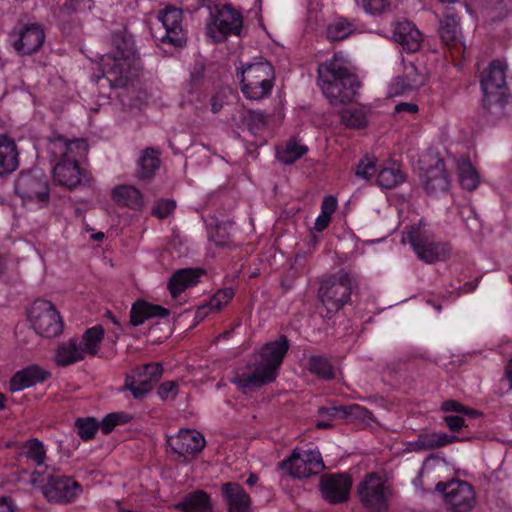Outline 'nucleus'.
<instances>
[{"label": "nucleus", "mask_w": 512, "mask_h": 512, "mask_svg": "<svg viewBox=\"0 0 512 512\" xmlns=\"http://www.w3.org/2000/svg\"><path fill=\"white\" fill-rule=\"evenodd\" d=\"M178 393V384L175 381L163 382L158 388V395L162 400L175 397Z\"/></svg>", "instance_id": "5fc2aeb1"}, {"label": "nucleus", "mask_w": 512, "mask_h": 512, "mask_svg": "<svg viewBox=\"0 0 512 512\" xmlns=\"http://www.w3.org/2000/svg\"><path fill=\"white\" fill-rule=\"evenodd\" d=\"M418 110H419V108L416 104L407 103V102L399 103L394 108V112L398 113V114H400V113L415 114L418 112Z\"/></svg>", "instance_id": "bf43d9fd"}, {"label": "nucleus", "mask_w": 512, "mask_h": 512, "mask_svg": "<svg viewBox=\"0 0 512 512\" xmlns=\"http://www.w3.org/2000/svg\"><path fill=\"white\" fill-rule=\"evenodd\" d=\"M232 224L230 222L217 223L215 227L209 232V240L212 241L217 247H231L233 244L229 229Z\"/></svg>", "instance_id": "ea45409f"}, {"label": "nucleus", "mask_w": 512, "mask_h": 512, "mask_svg": "<svg viewBox=\"0 0 512 512\" xmlns=\"http://www.w3.org/2000/svg\"><path fill=\"white\" fill-rule=\"evenodd\" d=\"M197 283V277L193 270L184 269L176 272L170 278L168 289L171 296L176 299L186 288Z\"/></svg>", "instance_id": "72a5a7b5"}, {"label": "nucleus", "mask_w": 512, "mask_h": 512, "mask_svg": "<svg viewBox=\"0 0 512 512\" xmlns=\"http://www.w3.org/2000/svg\"><path fill=\"white\" fill-rule=\"evenodd\" d=\"M355 287H357L356 278L352 273L343 269L321 279L317 290V298L326 310L325 317L332 318L349 303L351 293Z\"/></svg>", "instance_id": "39448f33"}, {"label": "nucleus", "mask_w": 512, "mask_h": 512, "mask_svg": "<svg viewBox=\"0 0 512 512\" xmlns=\"http://www.w3.org/2000/svg\"><path fill=\"white\" fill-rule=\"evenodd\" d=\"M362 6L367 13L379 14L389 7L388 0H362Z\"/></svg>", "instance_id": "864d4df0"}, {"label": "nucleus", "mask_w": 512, "mask_h": 512, "mask_svg": "<svg viewBox=\"0 0 512 512\" xmlns=\"http://www.w3.org/2000/svg\"><path fill=\"white\" fill-rule=\"evenodd\" d=\"M167 442L171 451L182 457L183 461L198 455L206 445L204 436L192 429H181L177 435L169 437Z\"/></svg>", "instance_id": "aec40b11"}, {"label": "nucleus", "mask_w": 512, "mask_h": 512, "mask_svg": "<svg viewBox=\"0 0 512 512\" xmlns=\"http://www.w3.org/2000/svg\"><path fill=\"white\" fill-rule=\"evenodd\" d=\"M222 102L217 98L213 97L211 102V110L213 113H218L222 109Z\"/></svg>", "instance_id": "338daca9"}, {"label": "nucleus", "mask_w": 512, "mask_h": 512, "mask_svg": "<svg viewBox=\"0 0 512 512\" xmlns=\"http://www.w3.org/2000/svg\"><path fill=\"white\" fill-rule=\"evenodd\" d=\"M15 505L8 497L0 498V512H15Z\"/></svg>", "instance_id": "e2e57ef3"}, {"label": "nucleus", "mask_w": 512, "mask_h": 512, "mask_svg": "<svg viewBox=\"0 0 512 512\" xmlns=\"http://www.w3.org/2000/svg\"><path fill=\"white\" fill-rule=\"evenodd\" d=\"M501 380L508 383V390H512V357L504 366V373Z\"/></svg>", "instance_id": "680f3d73"}, {"label": "nucleus", "mask_w": 512, "mask_h": 512, "mask_svg": "<svg viewBox=\"0 0 512 512\" xmlns=\"http://www.w3.org/2000/svg\"><path fill=\"white\" fill-rule=\"evenodd\" d=\"M160 163L159 152L152 147L146 148L138 161L137 178L140 180L152 179L159 169Z\"/></svg>", "instance_id": "2f4dec72"}, {"label": "nucleus", "mask_w": 512, "mask_h": 512, "mask_svg": "<svg viewBox=\"0 0 512 512\" xmlns=\"http://www.w3.org/2000/svg\"><path fill=\"white\" fill-rule=\"evenodd\" d=\"M506 62L495 59L491 61L489 66L481 73L480 84L483 92V106L493 113L492 107L502 113L506 103V96L502 89L506 85Z\"/></svg>", "instance_id": "0eeeda50"}, {"label": "nucleus", "mask_w": 512, "mask_h": 512, "mask_svg": "<svg viewBox=\"0 0 512 512\" xmlns=\"http://www.w3.org/2000/svg\"><path fill=\"white\" fill-rule=\"evenodd\" d=\"M113 200L132 210H141L144 207L142 192L133 185H118L112 190Z\"/></svg>", "instance_id": "c756f323"}, {"label": "nucleus", "mask_w": 512, "mask_h": 512, "mask_svg": "<svg viewBox=\"0 0 512 512\" xmlns=\"http://www.w3.org/2000/svg\"><path fill=\"white\" fill-rule=\"evenodd\" d=\"M460 185L469 191L476 189L479 185V175L469 161H462L458 166Z\"/></svg>", "instance_id": "58836bf2"}, {"label": "nucleus", "mask_w": 512, "mask_h": 512, "mask_svg": "<svg viewBox=\"0 0 512 512\" xmlns=\"http://www.w3.org/2000/svg\"><path fill=\"white\" fill-rule=\"evenodd\" d=\"M341 123L350 128H363L367 124L366 114L361 109H346L341 112Z\"/></svg>", "instance_id": "a19ab883"}, {"label": "nucleus", "mask_w": 512, "mask_h": 512, "mask_svg": "<svg viewBox=\"0 0 512 512\" xmlns=\"http://www.w3.org/2000/svg\"><path fill=\"white\" fill-rule=\"evenodd\" d=\"M444 422L449 430L456 432L465 426V420L459 415H447L444 417Z\"/></svg>", "instance_id": "6e6d98bb"}, {"label": "nucleus", "mask_w": 512, "mask_h": 512, "mask_svg": "<svg viewBox=\"0 0 512 512\" xmlns=\"http://www.w3.org/2000/svg\"><path fill=\"white\" fill-rule=\"evenodd\" d=\"M243 27L242 15L230 4L211 11L206 34L214 43H221L229 35L239 36Z\"/></svg>", "instance_id": "9b49d317"}, {"label": "nucleus", "mask_w": 512, "mask_h": 512, "mask_svg": "<svg viewBox=\"0 0 512 512\" xmlns=\"http://www.w3.org/2000/svg\"><path fill=\"white\" fill-rule=\"evenodd\" d=\"M175 509L181 512H214L211 497L203 490L187 494L175 505Z\"/></svg>", "instance_id": "c85d7f7f"}, {"label": "nucleus", "mask_w": 512, "mask_h": 512, "mask_svg": "<svg viewBox=\"0 0 512 512\" xmlns=\"http://www.w3.org/2000/svg\"><path fill=\"white\" fill-rule=\"evenodd\" d=\"M376 173V160L373 157L365 156L356 166L355 175L365 181L370 180Z\"/></svg>", "instance_id": "49530a36"}, {"label": "nucleus", "mask_w": 512, "mask_h": 512, "mask_svg": "<svg viewBox=\"0 0 512 512\" xmlns=\"http://www.w3.org/2000/svg\"><path fill=\"white\" fill-rule=\"evenodd\" d=\"M28 319L37 334L52 338L64 328L63 320L54 304L48 300H35L28 310Z\"/></svg>", "instance_id": "f8f14e48"}, {"label": "nucleus", "mask_w": 512, "mask_h": 512, "mask_svg": "<svg viewBox=\"0 0 512 512\" xmlns=\"http://www.w3.org/2000/svg\"><path fill=\"white\" fill-rule=\"evenodd\" d=\"M377 184L383 189H393L405 181L404 174L399 168L384 167L377 175Z\"/></svg>", "instance_id": "4c0bfd02"}, {"label": "nucleus", "mask_w": 512, "mask_h": 512, "mask_svg": "<svg viewBox=\"0 0 512 512\" xmlns=\"http://www.w3.org/2000/svg\"><path fill=\"white\" fill-rule=\"evenodd\" d=\"M176 202L172 199H160L156 201L152 208V215L159 219H165L174 212Z\"/></svg>", "instance_id": "3c124183"}, {"label": "nucleus", "mask_w": 512, "mask_h": 512, "mask_svg": "<svg viewBox=\"0 0 512 512\" xmlns=\"http://www.w3.org/2000/svg\"><path fill=\"white\" fill-rule=\"evenodd\" d=\"M23 448V454L27 459L32 460L37 466L44 464L45 450L42 442L38 439H30L24 444Z\"/></svg>", "instance_id": "79ce46f5"}, {"label": "nucleus", "mask_w": 512, "mask_h": 512, "mask_svg": "<svg viewBox=\"0 0 512 512\" xmlns=\"http://www.w3.org/2000/svg\"><path fill=\"white\" fill-rule=\"evenodd\" d=\"M441 410L444 412H456L462 415H475L476 411L466 407L456 400H446L441 404Z\"/></svg>", "instance_id": "603ef678"}, {"label": "nucleus", "mask_w": 512, "mask_h": 512, "mask_svg": "<svg viewBox=\"0 0 512 512\" xmlns=\"http://www.w3.org/2000/svg\"><path fill=\"white\" fill-rule=\"evenodd\" d=\"M439 35L447 46L457 47L462 45L460 22L453 8H445L443 19L440 21Z\"/></svg>", "instance_id": "a878e982"}, {"label": "nucleus", "mask_w": 512, "mask_h": 512, "mask_svg": "<svg viewBox=\"0 0 512 512\" xmlns=\"http://www.w3.org/2000/svg\"><path fill=\"white\" fill-rule=\"evenodd\" d=\"M15 192L25 203L45 205L50 200L48 178L39 169L21 171L15 181Z\"/></svg>", "instance_id": "ddd939ff"}, {"label": "nucleus", "mask_w": 512, "mask_h": 512, "mask_svg": "<svg viewBox=\"0 0 512 512\" xmlns=\"http://www.w3.org/2000/svg\"><path fill=\"white\" fill-rule=\"evenodd\" d=\"M477 286V283H473V282H466L463 287L461 288V292L462 293H468V292H472L474 291V289L476 288Z\"/></svg>", "instance_id": "774afa93"}, {"label": "nucleus", "mask_w": 512, "mask_h": 512, "mask_svg": "<svg viewBox=\"0 0 512 512\" xmlns=\"http://www.w3.org/2000/svg\"><path fill=\"white\" fill-rule=\"evenodd\" d=\"M210 312H214V311L210 309V305L208 302V303L201 305L197 308L196 313H195V318L198 320H203Z\"/></svg>", "instance_id": "0e129e2a"}, {"label": "nucleus", "mask_w": 512, "mask_h": 512, "mask_svg": "<svg viewBox=\"0 0 512 512\" xmlns=\"http://www.w3.org/2000/svg\"><path fill=\"white\" fill-rule=\"evenodd\" d=\"M115 49L101 59L102 78L111 88H123L130 79L136 77L142 69L134 42L123 36L113 38Z\"/></svg>", "instance_id": "20e7f679"}, {"label": "nucleus", "mask_w": 512, "mask_h": 512, "mask_svg": "<svg viewBox=\"0 0 512 512\" xmlns=\"http://www.w3.org/2000/svg\"><path fill=\"white\" fill-rule=\"evenodd\" d=\"M355 30V25L352 22L340 17L327 25L326 37L331 42L341 41L351 36Z\"/></svg>", "instance_id": "c9c22d12"}, {"label": "nucleus", "mask_w": 512, "mask_h": 512, "mask_svg": "<svg viewBox=\"0 0 512 512\" xmlns=\"http://www.w3.org/2000/svg\"><path fill=\"white\" fill-rule=\"evenodd\" d=\"M307 150L306 146L300 145L296 141H289L279 159L285 164H292L300 159Z\"/></svg>", "instance_id": "c03bdc74"}, {"label": "nucleus", "mask_w": 512, "mask_h": 512, "mask_svg": "<svg viewBox=\"0 0 512 512\" xmlns=\"http://www.w3.org/2000/svg\"><path fill=\"white\" fill-rule=\"evenodd\" d=\"M47 150L54 160L53 181L56 185L73 190L80 185H90L91 177L79 167L80 159L88 153L85 139L70 140L54 133L48 139Z\"/></svg>", "instance_id": "f03ea898"}, {"label": "nucleus", "mask_w": 512, "mask_h": 512, "mask_svg": "<svg viewBox=\"0 0 512 512\" xmlns=\"http://www.w3.org/2000/svg\"><path fill=\"white\" fill-rule=\"evenodd\" d=\"M237 77L240 78L243 95L249 100L259 101L268 97L274 87V68L264 59L243 64L238 69Z\"/></svg>", "instance_id": "423d86ee"}, {"label": "nucleus", "mask_w": 512, "mask_h": 512, "mask_svg": "<svg viewBox=\"0 0 512 512\" xmlns=\"http://www.w3.org/2000/svg\"><path fill=\"white\" fill-rule=\"evenodd\" d=\"M458 438L454 435H449L445 432H432L421 434L418 437L416 445L421 450H433L444 447L457 441Z\"/></svg>", "instance_id": "f704fd0d"}, {"label": "nucleus", "mask_w": 512, "mask_h": 512, "mask_svg": "<svg viewBox=\"0 0 512 512\" xmlns=\"http://www.w3.org/2000/svg\"><path fill=\"white\" fill-rule=\"evenodd\" d=\"M61 4L53 11L54 16L64 20L77 12L81 0H59Z\"/></svg>", "instance_id": "8fccbe9b"}, {"label": "nucleus", "mask_w": 512, "mask_h": 512, "mask_svg": "<svg viewBox=\"0 0 512 512\" xmlns=\"http://www.w3.org/2000/svg\"><path fill=\"white\" fill-rule=\"evenodd\" d=\"M421 181L428 194H437L449 189L450 181L445 170V163L437 158L432 167L428 168L421 176Z\"/></svg>", "instance_id": "412c9836"}, {"label": "nucleus", "mask_w": 512, "mask_h": 512, "mask_svg": "<svg viewBox=\"0 0 512 512\" xmlns=\"http://www.w3.org/2000/svg\"><path fill=\"white\" fill-rule=\"evenodd\" d=\"M355 409H358V406H354ZM353 407H329V408H321L320 413L322 415H327L330 417H334L339 413H343L345 415L350 414L352 412Z\"/></svg>", "instance_id": "13d9d810"}, {"label": "nucleus", "mask_w": 512, "mask_h": 512, "mask_svg": "<svg viewBox=\"0 0 512 512\" xmlns=\"http://www.w3.org/2000/svg\"><path fill=\"white\" fill-rule=\"evenodd\" d=\"M353 479L347 472L326 473L320 477L319 491L329 504L336 505L348 501Z\"/></svg>", "instance_id": "2eb2a0df"}, {"label": "nucleus", "mask_w": 512, "mask_h": 512, "mask_svg": "<svg viewBox=\"0 0 512 512\" xmlns=\"http://www.w3.org/2000/svg\"><path fill=\"white\" fill-rule=\"evenodd\" d=\"M278 468L293 478L301 479L321 473L325 465L319 451L295 449L278 463Z\"/></svg>", "instance_id": "4468645a"}, {"label": "nucleus", "mask_w": 512, "mask_h": 512, "mask_svg": "<svg viewBox=\"0 0 512 512\" xmlns=\"http://www.w3.org/2000/svg\"><path fill=\"white\" fill-rule=\"evenodd\" d=\"M288 350L289 341L285 335L266 343L258 356L255 355L244 366H239L233 371L230 382L243 394L272 383Z\"/></svg>", "instance_id": "f257e3e1"}, {"label": "nucleus", "mask_w": 512, "mask_h": 512, "mask_svg": "<svg viewBox=\"0 0 512 512\" xmlns=\"http://www.w3.org/2000/svg\"><path fill=\"white\" fill-rule=\"evenodd\" d=\"M234 297V290L230 287L218 290L209 300L210 309L214 312L229 303Z\"/></svg>", "instance_id": "de8ad7c7"}, {"label": "nucleus", "mask_w": 512, "mask_h": 512, "mask_svg": "<svg viewBox=\"0 0 512 512\" xmlns=\"http://www.w3.org/2000/svg\"><path fill=\"white\" fill-rule=\"evenodd\" d=\"M308 370L311 374L323 380H332L335 372L330 361L321 355L311 356L308 360Z\"/></svg>", "instance_id": "e433bc0d"}, {"label": "nucleus", "mask_w": 512, "mask_h": 512, "mask_svg": "<svg viewBox=\"0 0 512 512\" xmlns=\"http://www.w3.org/2000/svg\"><path fill=\"white\" fill-rule=\"evenodd\" d=\"M77 433L83 441L91 440L95 437L97 430L99 429V422L94 418H79L75 422Z\"/></svg>", "instance_id": "37998d69"}, {"label": "nucleus", "mask_w": 512, "mask_h": 512, "mask_svg": "<svg viewBox=\"0 0 512 512\" xmlns=\"http://www.w3.org/2000/svg\"><path fill=\"white\" fill-rule=\"evenodd\" d=\"M357 493L360 502L369 512H388L393 492L378 473L367 474L357 486Z\"/></svg>", "instance_id": "9d476101"}, {"label": "nucleus", "mask_w": 512, "mask_h": 512, "mask_svg": "<svg viewBox=\"0 0 512 512\" xmlns=\"http://www.w3.org/2000/svg\"><path fill=\"white\" fill-rule=\"evenodd\" d=\"M80 347L79 338H71L60 344L55 353V362L58 366L66 367L85 359Z\"/></svg>", "instance_id": "7c9ffc66"}, {"label": "nucleus", "mask_w": 512, "mask_h": 512, "mask_svg": "<svg viewBox=\"0 0 512 512\" xmlns=\"http://www.w3.org/2000/svg\"><path fill=\"white\" fill-rule=\"evenodd\" d=\"M318 85L331 105L346 104L354 100L360 87L357 75L342 53L318 66Z\"/></svg>", "instance_id": "7ed1b4c3"}, {"label": "nucleus", "mask_w": 512, "mask_h": 512, "mask_svg": "<svg viewBox=\"0 0 512 512\" xmlns=\"http://www.w3.org/2000/svg\"><path fill=\"white\" fill-rule=\"evenodd\" d=\"M202 5L206 7L210 12L220 8L223 0H200Z\"/></svg>", "instance_id": "69168bd1"}, {"label": "nucleus", "mask_w": 512, "mask_h": 512, "mask_svg": "<svg viewBox=\"0 0 512 512\" xmlns=\"http://www.w3.org/2000/svg\"><path fill=\"white\" fill-rule=\"evenodd\" d=\"M428 80V73L424 65L409 62L404 64L403 74L393 79L390 85V95L398 96L419 89Z\"/></svg>", "instance_id": "6ab92c4d"}, {"label": "nucleus", "mask_w": 512, "mask_h": 512, "mask_svg": "<svg viewBox=\"0 0 512 512\" xmlns=\"http://www.w3.org/2000/svg\"><path fill=\"white\" fill-rule=\"evenodd\" d=\"M158 26L152 28V35L156 41L174 47H182L187 42V30L184 25L182 9L167 6L157 15Z\"/></svg>", "instance_id": "1a4fd4ad"}, {"label": "nucleus", "mask_w": 512, "mask_h": 512, "mask_svg": "<svg viewBox=\"0 0 512 512\" xmlns=\"http://www.w3.org/2000/svg\"><path fill=\"white\" fill-rule=\"evenodd\" d=\"M221 493L227 504L228 512H250L251 498L240 484L224 483L221 486Z\"/></svg>", "instance_id": "b1692460"}, {"label": "nucleus", "mask_w": 512, "mask_h": 512, "mask_svg": "<svg viewBox=\"0 0 512 512\" xmlns=\"http://www.w3.org/2000/svg\"><path fill=\"white\" fill-rule=\"evenodd\" d=\"M437 489H441L446 505L453 512H469L474 506V490L465 481L438 483Z\"/></svg>", "instance_id": "dca6fc26"}, {"label": "nucleus", "mask_w": 512, "mask_h": 512, "mask_svg": "<svg viewBox=\"0 0 512 512\" xmlns=\"http://www.w3.org/2000/svg\"><path fill=\"white\" fill-rule=\"evenodd\" d=\"M44 40L45 34L40 25H27L14 41V48L22 55H31L41 48Z\"/></svg>", "instance_id": "4be33fe9"}, {"label": "nucleus", "mask_w": 512, "mask_h": 512, "mask_svg": "<svg viewBox=\"0 0 512 512\" xmlns=\"http://www.w3.org/2000/svg\"><path fill=\"white\" fill-rule=\"evenodd\" d=\"M392 37L395 42L402 46L403 50L409 53H414L421 47L422 35L410 22L397 23L393 28Z\"/></svg>", "instance_id": "393cba45"}, {"label": "nucleus", "mask_w": 512, "mask_h": 512, "mask_svg": "<svg viewBox=\"0 0 512 512\" xmlns=\"http://www.w3.org/2000/svg\"><path fill=\"white\" fill-rule=\"evenodd\" d=\"M130 416L123 412H113L107 414L99 423V428L103 434H109L116 426L129 422Z\"/></svg>", "instance_id": "a18cd8bd"}, {"label": "nucleus", "mask_w": 512, "mask_h": 512, "mask_svg": "<svg viewBox=\"0 0 512 512\" xmlns=\"http://www.w3.org/2000/svg\"><path fill=\"white\" fill-rule=\"evenodd\" d=\"M163 368L159 363L146 364L133 371L125 380V388L131 391L137 399L149 393L154 383L161 378Z\"/></svg>", "instance_id": "a211bd4d"}, {"label": "nucleus", "mask_w": 512, "mask_h": 512, "mask_svg": "<svg viewBox=\"0 0 512 512\" xmlns=\"http://www.w3.org/2000/svg\"><path fill=\"white\" fill-rule=\"evenodd\" d=\"M243 123L253 132L260 130L266 125L265 114L261 111L248 110L243 115Z\"/></svg>", "instance_id": "09e8293b"}, {"label": "nucleus", "mask_w": 512, "mask_h": 512, "mask_svg": "<svg viewBox=\"0 0 512 512\" xmlns=\"http://www.w3.org/2000/svg\"><path fill=\"white\" fill-rule=\"evenodd\" d=\"M426 224L421 220L406 233V238L417 257L427 264L446 260L451 253L447 243L436 242L433 234L425 229Z\"/></svg>", "instance_id": "6e6552de"}, {"label": "nucleus", "mask_w": 512, "mask_h": 512, "mask_svg": "<svg viewBox=\"0 0 512 512\" xmlns=\"http://www.w3.org/2000/svg\"><path fill=\"white\" fill-rule=\"evenodd\" d=\"M51 377V373L38 365H30L14 374L9 382L10 391H21L25 388L43 383Z\"/></svg>", "instance_id": "5701e85b"}, {"label": "nucleus", "mask_w": 512, "mask_h": 512, "mask_svg": "<svg viewBox=\"0 0 512 512\" xmlns=\"http://www.w3.org/2000/svg\"><path fill=\"white\" fill-rule=\"evenodd\" d=\"M81 492V486L73 478L56 474L48 477L42 494L49 502L69 503Z\"/></svg>", "instance_id": "f3484780"}, {"label": "nucleus", "mask_w": 512, "mask_h": 512, "mask_svg": "<svg viewBox=\"0 0 512 512\" xmlns=\"http://www.w3.org/2000/svg\"><path fill=\"white\" fill-rule=\"evenodd\" d=\"M331 216L329 215H326V214H323V213H320L319 216L316 218L315 220V223H314V229L317 231V232H322L324 231L328 225L330 224L331 222Z\"/></svg>", "instance_id": "052dcab7"}, {"label": "nucleus", "mask_w": 512, "mask_h": 512, "mask_svg": "<svg viewBox=\"0 0 512 512\" xmlns=\"http://www.w3.org/2000/svg\"><path fill=\"white\" fill-rule=\"evenodd\" d=\"M104 338V329L101 325H95L85 330L79 339L80 347L85 356L97 355Z\"/></svg>", "instance_id": "473e14b6"}, {"label": "nucleus", "mask_w": 512, "mask_h": 512, "mask_svg": "<svg viewBox=\"0 0 512 512\" xmlns=\"http://www.w3.org/2000/svg\"><path fill=\"white\" fill-rule=\"evenodd\" d=\"M336 209L337 199L332 195L325 196L321 203V213L332 217Z\"/></svg>", "instance_id": "4d7b16f0"}, {"label": "nucleus", "mask_w": 512, "mask_h": 512, "mask_svg": "<svg viewBox=\"0 0 512 512\" xmlns=\"http://www.w3.org/2000/svg\"><path fill=\"white\" fill-rule=\"evenodd\" d=\"M170 314L169 310L160 306L150 304L146 301H137L132 305L130 311V323L139 326L150 318H165Z\"/></svg>", "instance_id": "cd10ccee"}, {"label": "nucleus", "mask_w": 512, "mask_h": 512, "mask_svg": "<svg viewBox=\"0 0 512 512\" xmlns=\"http://www.w3.org/2000/svg\"><path fill=\"white\" fill-rule=\"evenodd\" d=\"M19 167V151L13 138L0 134V177L12 174Z\"/></svg>", "instance_id": "bb28decb"}]
</instances>
